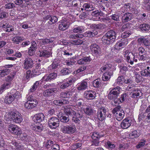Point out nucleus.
Instances as JSON below:
<instances>
[{
	"mask_svg": "<svg viewBox=\"0 0 150 150\" xmlns=\"http://www.w3.org/2000/svg\"><path fill=\"white\" fill-rule=\"evenodd\" d=\"M72 92L70 91H66L65 92L61 93L60 96L63 98H69L72 94Z\"/></svg>",
	"mask_w": 150,
	"mask_h": 150,
	"instance_id": "49530a36",
	"label": "nucleus"
},
{
	"mask_svg": "<svg viewBox=\"0 0 150 150\" xmlns=\"http://www.w3.org/2000/svg\"><path fill=\"white\" fill-rule=\"evenodd\" d=\"M61 63L59 60L54 59L52 64L48 67V71L51 72L49 74L44 76L41 80V82L43 81H50L55 79L57 76L58 69L60 67Z\"/></svg>",
	"mask_w": 150,
	"mask_h": 150,
	"instance_id": "f257e3e1",
	"label": "nucleus"
},
{
	"mask_svg": "<svg viewBox=\"0 0 150 150\" xmlns=\"http://www.w3.org/2000/svg\"><path fill=\"white\" fill-rule=\"evenodd\" d=\"M38 104L37 100L30 101H27L24 105V107L26 109H31L35 107Z\"/></svg>",
	"mask_w": 150,
	"mask_h": 150,
	"instance_id": "412c9836",
	"label": "nucleus"
},
{
	"mask_svg": "<svg viewBox=\"0 0 150 150\" xmlns=\"http://www.w3.org/2000/svg\"><path fill=\"white\" fill-rule=\"evenodd\" d=\"M10 144L12 146H14L16 150H24L23 146L20 144L18 140H12Z\"/></svg>",
	"mask_w": 150,
	"mask_h": 150,
	"instance_id": "b1692460",
	"label": "nucleus"
},
{
	"mask_svg": "<svg viewBox=\"0 0 150 150\" xmlns=\"http://www.w3.org/2000/svg\"><path fill=\"white\" fill-rule=\"evenodd\" d=\"M57 91V88H56L48 89L44 91L43 95L46 100L51 101L53 99L54 93Z\"/></svg>",
	"mask_w": 150,
	"mask_h": 150,
	"instance_id": "39448f33",
	"label": "nucleus"
},
{
	"mask_svg": "<svg viewBox=\"0 0 150 150\" xmlns=\"http://www.w3.org/2000/svg\"><path fill=\"white\" fill-rule=\"evenodd\" d=\"M45 117V115L43 113H39L35 115L33 119L35 122L39 123L43 121Z\"/></svg>",
	"mask_w": 150,
	"mask_h": 150,
	"instance_id": "5701e85b",
	"label": "nucleus"
},
{
	"mask_svg": "<svg viewBox=\"0 0 150 150\" xmlns=\"http://www.w3.org/2000/svg\"><path fill=\"white\" fill-rule=\"evenodd\" d=\"M141 74L143 76L150 77V70H142Z\"/></svg>",
	"mask_w": 150,
	"mask_h": 150,
	"instance_id": "603ef678",
	"label": "nucleus"
},
{
	"mask_svg": "<svg viewBox=\"0 0 150 150\" xmlns=\"http://www.w3.org/2000/svg\"><path fill=\"white\" fill-rule=\"evenodd\" d=\"M10 72V70L8 69H6L0 70V76L1 77H4L8 74Z\"/></svg>",
	"mask_w": 150,
	"mask_h": 150,
	"instance_id": "de8ad7c7",
	"label": "nucleus"
},
{
	"mask_svg": "<svg viewBox=\"0 0 150 150\" xmlns=\"http://www.w3.org/2000/svg\"><path fill=\"white\" fill-rule=\"evenodd\" d=\"M23 68L24 69L27 70L33 67L34 65V61L30 57L25 58L23 61Z\"/></svg>",
	"mask_w": 150,
	"mask_h": 150,
	"instance_id": "2eb2a0df",
	"label": "nucleus"
},
{
	"mask_svg": "<svg viewBox=\"0 0 150 150\" xmlns=\"http://www.w3.org/2000/svg\"><path fill=\"white\" fill-rule=\"evenodd\" d=\"M139 57L138 59L139 60H145L147 58V53L144 54H142L139 55Z\"/></svg>",
	"mask_w": 150,
	"mask_h": 150,
	"instance_id": "e2e57ef3",
	"label": "nucleus"
},
{
	"mask_svg": "<svg viewBox=\"0 0 150 150\" xmlns=\"http://www.w3.org/2000/svg\"><path fill=\"white\" fill-rule=\"evenodd\" d=\"M59 120L57 117H51L48 120V125L51 129H56L59 127Z\"/></svg>",
	"mask_w": 150,
	"mask_h": 150,
	"instance_id": "423d86ee",
	"label": "nucleus"
},
{
	"mask_svg": "<svg viewBox=\"0 0 150 150\" xmlns=\"http://www.w3.org/2000/svg\"><path fill=\"white\" fill-rule=\"evenodd\" d=\"M102 81L99 79H96L93 81V85L94 87L99 88L101 87Z\"/></svg>",
	"mask_w": 150,
	"mask_h": 150,
	"instance_id": "c9c22d12",
	"label": "nucleus"
},
{
	"mask_svg": "<svg viewBox=\"0 0 150 150\" xmlns=\"http://www.w3.org/2000/svg\"><path fill=\"white\" fill-rule=\"evenodd\" d=\"M29 136L25 134H23L21 136V138L22 140H24L26 142L29 141Z\"/></svg>",
	"mask_w": 150,
	"mask_h": 150,
	"instance_id": "774afa93",
	"label": "nucleus"
},
{
	"mask_svg": "<svg viewBox=\"0 0 150 150\" xmlns=\"http://www.w3.org/2000/svg\"><path fill=\"white\" fill-rule=\"evenodd\" d=\"M115 114V117L119 121L122 120L123 118L125 113L123 110H121L120 112L116 113Z\"/></svg>",
	"mask_w": 150,
	"mask_h": 150,
	"instance_id": "e433bc0d",
	"label": "nucleus"
},
{
	"mask_svg": "<svg viewBox=\"0 0 150 150\" xmlns=\"http://www.w3.org/2000/svg\"><path fill=\"white\" fill-rule=\"evenodd\" d=\"M72 44L75 45H80L83 43V41L79 38L72 40Z\"/></svg>",
	"mask_w": 150,
	"mask_h": 150,
	"instance_id": "6e6d98bb",
	"label": "nucleus"
},
{
	"mask_svg": "<svg viewBox=\"0 0 150 150\" xmlns=\"http://www.w3.org/2000/svg\"><path fill=\"white\" fill-rule=\"evenodd\" d=\"M138 118L139 120L145 118L146 121L150 122V105L146 109L145 112L143 114H140Z\"/></svg>",
	"mask_w": 150,
	"mask_h": 150,
	"instance_id": "4468645a",
	"label": "nucleus"
},
{
	"mask_svg": "<svg viewBox=\"0 0 150 150\" xmlns=\"http://www.w3.org/2000/svg\"><path fill=\"white\" fill-rule=\"evenodd\" d=\"M130 23H127L125 24H124L122 28V31H124L126 30H127L128 29L130 28Z\"/></svg>",
	"mask_w": 150,
	"mask_h": 150,
	"instance_id": "680f3d73",
	"label": "nucleus"
},
{
	"mask_svg": "<svg viewBox=\"0 0 150 150\" xmlns=\"http://www.w3.org/2000/svg\"><path fill=\"white\" fill-rule=\"evenodd\" d=\"M16 75L15 72H13L11 73V74L8 75L6 78V81L7 82H10L14 79L15 76Z\"/></svg>",
	"mask_w": 150,
	"mask_h": 150,
	"instance_id": "c03bdc74",
	"label": "nucleus"
},
{
	"mask_svg": "<svg viewBox=\"0 0 150 150\" xmlns=\"http://www.w3.org/2000/svg\"><path fill=\"white\" fill-rule=\"evenodd\" d=\"M140 135L139 131L135 130L129 134V137L131 139H134V138L138 137Z\"/></svg>",
	"mask_w": 150,
	"mask_h": 150,
	"instance_id": "f704fd0d",
	"label": "nucleus"
},
{
	"mask_svg": "<svg viewBox=\"0 0 150 150\" xmlns=\"http://www.w3.org/2000/svg\"><path fill=\"white\" fill-rule=\"evenodd\" d=\"M69 26L67 21H62L60 24L59 25V28L60 30H64L66 29Z\"/></svg>",
	"mask_w": 150,
	"mask_h": 150,
	"instance_id": "7c9ffc66",
	"label": "nucleus"
},
{
	"mask_svg": "<svg viewBox=\"0 0 150 150\" xmlns=\"http://www.w3.org/2000/svg\"><path fill=\"white\" fill-rule=\"evenodd\" d=\"M96 92L92 90L85 91L83 94L84 97L87 100H93L96 97Z\"/></svg>",
	"mask_w": 150,
	"mask_h": 150,
	"instance_id": "dca6fc26",
	"label": "nucleus"
},
{
	"mask_svg": "<svg viewBox=\"0 0 150 150\" xmlns=\"http://www.w3.org/2000/svg\"><path fill=\"white\" fill-rule=\"evenodd\" d=\"M116 37V32L113 30H110L108 31L103 37L102 40L103 43L110 45L115 41Z\"/></svg>",
	"mask_w": 150,
	"mask_h": 150,
	"instance_id": "f03ea898",
	"label": "nucleus"
},
{
	"mask_svg": "<svg viewBox=\"0 0 150 150\" xmlns=\"http://www.w3.org/2000/svg\"><path fill=\"white\" fill-rule=\"evenodd\" d=\"M142 94L140 89L137 88L133 92H131V97L133 98H138L142 96Z\"/></svg>",
	"mask_w": 150,
	"mask_h": 150,
	"instance_id": "a878e982",
	"label": "nucleus"
},
{
	"mask_svg": "<svg viewBox=\"0 0 150 150\" xmlns=\"http://www.w3.org/2000/svg\"><path fill=\"white\" fill-rule=\"evenodd\" d=\"M12 40L14 43H16V44H18L19 42H21L23 41L24 39L23 37L17 36L13 38Z\"/></svg>",
	"mask_w": 150,
	"mask_h": 150,
	"instance_id": "37998d69",
	"label": "nucleus"
},
{
	"mask_svg": "<svg viewBox=\"0 0 150 150\" xmlns=\"http://www.w3.org/2000/svg\"><path fill=\"white\" fill-rule=\"evenodd\" d=\"M127 44V42L125 41L124 42L123 40H121L120 41L117 42L114 46V48L115 49L118 50L121 49V48L125 47Z\"/></svg>",
	"mask_w": 150,
	"mask_h": 150,
	"instance_id": "bb28decb",
	"label": "nucleus"
},
{
	"mask_svg": "<svg viewBox=\"0 0 150 150\" xmlns=\"http://www.w3.org/2000/svg\"><path fill=\"white\" fill-rule=\"evenodd\" d=\"M110 74L109 72H105L103 75L102 79L104 81H107L110 78Z\"/></svg>",
	"mask_w": 150,
	"mask_h": 150,
	"instance_id": "09e8293b",
	"label": "nucleus"
},
{
	"mask_svg": "<svg viewBox=\"0 0 150 150\" xmlns=\"http://www.w3.org/2000/svg\"><path fill=\"white\" fill-rule=\"evenodd\" d=\"M88 11H86L81 13L79 16L80 18L83 19L88 17Z\"/></svg>",
	"mask_w": 150,
	"mask_h": 150,
	"instance_id": "0e129e2a",
	"label": "nucleus"
},
{
	"mask_svg": "<svg viewBox=\"0 0 150 150\" xmlns=\"http://www.w3.org/2000/svg\"><path fill=\"white\" fill-rule=\"evenodd\" d=\"M103 13H100V11L98 10H96L91 12V15L93 16H97L98 15H101Z\"/></svg>",
	"mask_w": 150,
	"mask_h": 150,
	"instance_id": "13d9d810",
	"label": "nucleus"
},
{
	"mask_svg": "<svg viewBox=\"0 0 150 150\" xmlns=\"http://www.w3.org/2000/svg\"><path fill=\"white\" fill-rule=\"evenodd\" d=\"M146 142V140L145 139H142L141 142H139L138 144L136 146V148L137 149H139L141 147L144 146Z\"/></svg>",
	"mask_w": 150,
	"mask_h": 150,
	"instance_id": "bf43d9fd",
	"label": "nucleus"
},
{
	"mask_svg": "<svg viewBox=\"0 0 150 150\" xmlns=\"http://www.w3.org/2000/svg\"><path fill=\"white\" fill-rule=\"evenodd\" d=\"M58 17L55 16H52L50 21H48V23L49 24L52 25L57 22L58 21Z\"/></svg>",
	"mask_w": 150,
	"mask_h": 150,
	"instance_id": "a19ab883",
	"label": "nucleus"
},
{
	"mask_svg": "<svg viewBox=\"0 0 150 150\" xmlns=\"http://www.w3.org/2000/svg\"><path fill=\"white\" fill-rule=\"evenodd\" d=\"M132 122V120L130 117H126L122 121L121 124V127L123 129H127L131 125Z\"/></svg>",
	"mask_w": 150,
	"mask_h": 150,
	"instance_id": "a211bd4d",
	"label": "nucleus"
},
{
	"mask_svg": "<svg viewBox=\"0 0 150 150\" xmlns=\"http://www.w3.org/2000/svg\"><path fill=\"white\" fill-rule=\"evenodd\" d=\"M139 28L142 32L147 33L150 29V25L148 24L144 23L141 24Z\"/></svg>",
	"mask_w": 150,
	"mask_h": 150,
	"instance_id": "c85d7f7f",
	"label": "nucleus"
},
{
	"mask_svg": "<svg viewBox=\"0 0 150 150\" xmlns=\"http://www.w3.org/2000/svg\"><path fill=\"white\" fill-rule=\"evenodd\" d=\"M68 100L64 99L55 100L53 101V103L54 104L58 106H62L68 104Z\"/></svg>",
	"mask_w": 150,
	"mask_h": 150,
	"instance_id": "cd10ccee",
	"label": "nucleus"
},
{
	"mask_svg": "<svg viewBox=\"0 0 150 150\" xmlns=\"http://www.w3.org/2000/svg\"><path fill=\"white\" fill-rule=\"evenodd\" d=\"M5 7L6 8L11 9L15 7V4L13 3H9L5 5Z\"/></svg>",
	"mask_w": 150,
	"mask_h": 150,
	"instance_id": "338daca9",
	"label": "nucleus"
},
{
	"mask_svg": "<svg viewBox=\"0 0 150 150\" xmlns=\"http://www.w3.org/2000/svg\"><path fill=\"white\" fill-rule=\"evenodd\" d=\"M120 14L119 13H116L115 14L112 15L110 16L111 18L113 20L116 21H120Z\"/></svg>",
	"mask_w": 150,
	"mask_h": 150,
	"instance_id": "79ce46f5",
	"label": "nucleus"
},
{
	"mask_svg": "<svg viewBox=\"0 0 150 150\" xmlns=\"http://www.w3.org/2000/svg\"><path fill=\"white\" fill-rule=\"evenodd\" d=\"M104 136V134L102 132H94L92 136V138L93 139V145L95 146H98L99 144V139Z\"/></svg>",
	"mask_w": 150,
	"mask_h": 150,
	"instance_id": "9d476101",
	"label": "nucleus"
},
{
	"mask_svg": "<svg viewBox=\"0 0 150 150\" xmlns=\"http://www.w3.org/2000/svg\"><path fill=\"white\" fill-rule=\"evenodd\" d=\"M64 111L69 117V116L72 117L76 116V112L71 108L67 107L65 109Z\"/></svg>",
	"mask_w": 150,
	"mask_h": 150,
	"instance_id": "c756f323",
	"label": "nucleus"
},
{
	"mask_svg": "<svg viewBox=\"0 0 150 150\" xmlns=\"http://www.w3.org/2000/svg\"><path fill=\"white\" fill-rule=\"evenodd\" d=\"M38 54L40 57L47 58L51 56L52 53L48 51L43 50H40L39 53Z\"/></svg>",
	"mask_w": 150,
	"mask_h": 150,
	"instance_id": "393cba45",
	"label": "nucleus"
},
{
	"mask_svg": "<svg viewBox=\"0 0 150 150\" xmlns=\"http://www.w3.org/2000/svg\"><path fill=\"white\" fill-rule=\"evenodd\" d=\"M133 18V15L132 13L127 12L123 14L121 17L122 21L123 23L128 22L132 20Z\"/></svg>",
	"mask_w": 150,
	"mask_h": 150,
	"instance_id": "f3484780",
	"label": "nucleus"
},
{
	"mask_svg": "<svg viewBox=\"0 0 150 150\" xmlns=\"http://www.w3.org/2000/svg\"><path fill=\"white\" fill-rule=\"evenodd\" d=\"M69 120V118L68 116L66 117L65 116H62L60 117V121L61 122L64 123H67Z\"/></svg>",
	"mask_w": 150,
	"mask_h": 150,
	"instance_id": "864d4df0",
	"label": "nucleus"
},
{
	"mask_svg": "<svg viewBox=\"0 0 150 150\" xmlns=\"http://www.w3.org/2000/svg\"><path fill=\"white\" fill-rule=\"evenodd\" d=\"M84 112L86 114L90 115L93 113V110L91 107H87L84 109Z\"/></svg>",
	"mask_w": 150,
	"mask_h": 150,
	"instance_id": "a18cd8bd",
	"label": "nucleus"
},
{
	"mask_svg": "<svg viewBox=\"0 0 150 150\" xmlns=\"http://www.w3.org/2000/svg\"><path fill=\"white\" fill-rule=\"evenodd\" d=\"M122 108L120 105H118L114 108L112 110V112L113 114H115L120 112Z\"/></svg>",
	"mask_w": 150,
	"mask_h": 150,
	"instance_id": "052dcab7",
	"label": "nucleus"
},
{
	"mask_svg": "<svg viewBox=\"0 0 150 150\" xmlns=\"http://www.w3.org/2000/svg\"><path fill=\"white\" fill-rule=\"evenodd\" d=\"M82 7L84 8V10L87 11H93L95 9L91 3L84 4Z\"/></svg>",
	"mask_w": 150,
	"mask_h": 150,
	"instance_id": "473e14b6",
	"label": "nucleus"
},
{
	"mask_svg": "<svg viewBox=\"0 0 150 150\" xmlns=\"http://www.w3.org/2000/svg\"><path fill=\"white\" fill-rule=\"evenodd\" d=\"M5 119L7 120L13 121L16 123H19L22 121L23 119L22 115L18 111L11 112L7 115Z\"/></svg>",
	"mask_w": 150,
	"mask_h": 150,
	"instance_id": "7ed1b4c3",
	"label": "nucleus"
},
{
	"mask_svg": "<svg viewBox=\"0 0 150 150\" xmlns=\"http://www.w3.org/2000/svg\"><path fill=\"white\" fill-rule=\"evenodd\" d=\"M130 4L129 3L125 4L124 6L121 7L122 12L124 13L125 11H128V9L130 8Z\"/></svg>",
	"mask_w": 150,
	"mask_h": 150,
	"instance_id": "8fccbe9b",
	"label": "nucleus"
},
{
	"mask_svg": "<svg viewBox=\"0 0 150 150\" xmlns=\"http://www.w3.org/2000/svg\"><path fill=\"white\" fill-rule=\"evenodd\" d=\"M81 2L79 0H74L72 2V5L73 6L76 7L79 6V4L81 5Z\"/></svg>",
	"mask_w": 150,
	"mask_h": 150,
	"instance_id": "69168bd1",
	"label": "nucleus"
},
{
	"mask_svg": "<svg viewBox=\"0 0 150 150\" xmlns=\"http://www.w3.org/2000/svg\"><path fill=\"white\" fill-rule=\"evenodd\" d=\"M106 113V109L105 107L102 106L99 108L96 114L97 119L102 122L105 119Z\"/></svg>",
	"mask_w": 150,
	"mask_h": 150,
	"instance_id": "0eeeda50",
	"label": "nucleus"
},
{
	"mask_svg": "<svg viewBox=\"0 0 150 150\" xmlns=\"http://www.w3.org/2000/svg\"><path fill=\"white\" fill-rule=\"evenodd\" d=\"M90 48L93 55L97 58L101 53V49L100 46L96 44H92Z\"/></svg>",
	"mask_w": 150,
	"mask_h": 150,
	"instance_id": "1a4fd4ad",
	"label": "nucleus"
},
{
	"mask_svg": "<svg viewBox=\"0 0 150 150\" xmlns=\"http://www.w3.org/2000/svg\"><path fill=\"white\" fill-rule=\"evenodd\" d=\"M61 131L64 133L72 134L76 131V128L74 125H67L63 126L61 128Z\"/></svg>",
	"mask_w": 150,
	"mask_h": 150,
	"instance_id": "6e6552de",
	"label": "nucleus"
},
{
	"mask_svg": "<svg viewBox=\"0 0 150 150\" xmlns=\"http://www.w3.org/2000/svg\"><path fill=\"white\" fill-rule=\"evenodd\" d=\"M8 129L11 133L17 135H21L22 133L21 128L15 125H10L8 127Z\"/></svg>",
	"mask_w": 150,
	"mask_h": 150,
	"instance_id": "9b49d317",
	"label": "nucleus"
},
{
	"mask_svg": "<svg viewBox=\"0 0 150 150\" xmlns=\"http://www.w3.org/2000/svg\"><path fill=\"white\" fill-rule=\"evenodd\" d=\"M88 79H85L78 84L77 88L78 90L83 91L87 89L88 87Z\"/></svg>",
	"mask_w": 150,
	"mask_h": 150,
	"instance_id": "6ab92c4d",
	"label": "nucleus"
},
{
	"mask_svg": "<svg viewBox=\"0 0 150 150\" xmlns=\"http://www.w3.org/2000/svg\"><path fill=\"white\" fill-rule=\"evenodd\" d=\"M40 74L41 72L40 71H37L36 69L33 70L32 73L30 70H28L26 72L25 77L28 79L30 78L37 76Z\"/></svg>",
	"mask_w": 150,
	"mask_h": 150,
	"instance_id": "aec40b11",
	"label": "nucleus"
},
{
	"mask_svg": "<svg viewBox=\"0 0 150 150\" xmlns=\"http://www.w3.org/2000/svg\"><path fill=\"white\" fill-rule=\"evenodd\" d=\"M92 27L94 28L97 29H103L105 28V25L103 23H99L98 24H93L92 25Z\"/></svg>",
	"mask_w": 150,
	"mask_h": 150,
	"instance_id": "ea45409f",
	"label": "nucleus"
},
{
	"mask_svg": "<svg viewBox=\"0 0 150 150\" xmlns=\"http://www.w3.org/2000/svg\"><path fill=\"white\" fill-rule=\"evenodd\" d=\"M120 87L118 86L112 89L108 95V98L112 100L114 98H117L120 93Z\"/></svg>",
	"mask_w": 150,
	"mask_h": 150,
	"instance_id": "f8f14e48",
	"label": "nucleus"
},
{
	"mask_svg": "<svg viewBox=\"0 0 150 150\" xmlns=\"http://www.w3.org/2000/svg\"><path fill=\"white\" fill-rule=\"evenodd\" d=\"M11 95L6 96L5 98L4 101L6 104H9L11 103L14 100L18 94L15 89L11 91Z\"/></svg>",
	"mask_w": 150,
	"mask_h": 150,
	"instance_id": "ddd939ff",
	"label": "nucleus"
},
{
	"mask_svg": "<svg viewBox=\"0 0 150 150\" xmlns=\"http://www.w3.org/2000/svg\"><path fill=\"white\" fill-rule=\"evenodd\" d=\"M10 82H5L1 86L0 88V94H1L5 90L8 89L11 85Z\"/></svg>",
	"mask_w": 150,
	"mask_h": 150,
	"instance_id": "2f4dec72",
	"label": "nucleus"
},
{
	"mask_svg": "<svg viewBox=\"0 0 150 150\" xmlns=\"http://www.w3.org/2000/svg\"><path fill=\"white\" fill-rule=\"evenodd\" d=\"M53 42L52 38L47 39L45 38L41 39L40 40V43L41 45H45L51 43Z\"/></svg>",
	"mask_w": 150,
	"mask_h": 150,
	"instance_id": "72a5a7b5",
	"label": "nucleus"
},
{
	"mask_svg": "<svg viewBox=\"0 0 150 150\" xmlns=\"http://www.w3.org/2000/svg\"><path fill=\"white\" fill-rule=\"evenodd\" d=\"M84 28L82 26H78L73 29V31L75 33H81L84 31Z\"/></svg>",
	"mask_w": 150,
	"mask_h": 150,
	"instance_id": "4c0bfd02",
	"label": "nucleus"
},
{
	"mask_svg": "<svg viewBox=\"0 0 150 150\" xmlns=\"http://www.w3.org/2000/svg\"><path fill=\"white\" fill-rule=\"evenodd\" d=\"M105 144L107 148L110 149L111 150L113 149L115 147V145L111 142L109 141H108Z\"/></svg>",
	"mask_w": 150,
	"mask_h": 150,
	"instance_id": "5fc2aeb1",
	"label": "nucleus"
},
{
	"mask_svg": "<svg viewBox=\"0 0 150 150\" xmlns=\"http://www.w3.org/2000/svg\"><path fill=\"white\" fill-rule=\"evenodd\" d=\"M125 78L122 76H119L117 79V83L120 85H122L124 82Z\"/></svg>",
	"mask_w": 150,
	"mask_h": 150,
	"instance_id": "4d7b16f0",
	"label": "nucleus"
},
{
	"mask_svg": "<svg viewBox=\"0 0 150 150\" xmlns=\"http://www.w3.org/2000/svg\"><path fill=\"white\" fill-rule=\"evenodd\" d=\"M124 53L125 60L127 63L132 65L134 64V62H137V59L135 58V53H133L128 50L125 51Z\"/></svg>",
	"mask_w": 150,
	"mask_h": 150,
	"instance_id": "20e7f679",
	"label": "nucleus"
},
{
	"mask_svg": "<svg viewBox=\"0 0 150 150\" xmlns=\"http://www.w3.org/2000/svg\"><path fill=\"white\" fill-rule=\"evenodd\" d=\"M138 44L140 45H143L148 46L150 45V43L147 38L143 37L139 38L137 40Z\"/></svg>",
	"mask_w": 150,
	"mask_h": 150,
	"instance_id": "4be33fe9",
	"label": "nucleus"
},
{
	"mask_svg": "<svg viewBox=\"0 0 150 150\" xmlns=\"http://www.w3.org/2000/svg\"><path fill=\"white\" fill-rule=\"evenodd\" d=\"M61 73L63 75H66L70 73L71 71L69 69L64 68L61 70Z\"/></svg>",
	"mask_w": 150,
	"mask_h": 150,
	"instance_id": "3c124183",
	"label": "nucleus"
},
{
	"mask_svg": "<svg viewBox=\"0 0 150 150\" xmlns=\"http://www.w3.org/2000/svg\"><path fill=\"white\" fill-rule=\"evenodd\" d=\"M78 79L77 76H73L71 78L67 79V82L68 83L69 86L72 85Z\"/></svg>",
	"mask_w": 150,
	"mask_h": 150,
	"instance_id": "58836bf2",
	"label": "nucleus"
}]
</instances>
